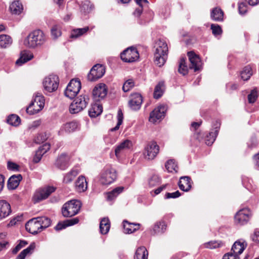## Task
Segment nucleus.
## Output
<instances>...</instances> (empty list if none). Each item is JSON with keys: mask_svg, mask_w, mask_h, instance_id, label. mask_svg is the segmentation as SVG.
Returning a JSON list of instances; mask_svg holds the SVG:
<instances>
[{"mask_svg": "<svg viewBox=\"0 0 259 259\" xmlns=\"http://www.w3.org/2000/svg\"><path fill=\"white\" fill-rule=\"evenodd\" d=\"M22 179V177L20 174L12 176L8 182V188L9 189L14 190L17 188Z\"/></svg>", "mask_w": 259, "mask_h": 259, "instance_id": "cd10ccee", "label": "nucleus"}, {"mask_svg": "<svg viewBox=\"0 0 259 259\" xmlns=\"http://www.w3.org/2000/svg\"><path fill=\"white\" fill-rule=\"evenodd\" d=\"M117 171L114 168L107 167L101 173L100 182L104 185H108L114 182L117 179Z\"/></svg>", "mask_w": 259, "mask_h": 259, "instance_id": "423d86ee", "label": "nucleus"}, {"mask_svg": "<svg viewBox=\"0 0 259 259\" xmlns=\"http://www.w3.org/2000/svg\"><path fill=\"white\" fill-rule=\"evenodd\" d=\"M93 8V6L89 2H84L81 6V10L85 13L91 12Z\"/></svg>", "mask_w": 259, "mask_h": 259, "instance_id": "5fc2aeb1", "label": "nucleus"}, {"mask_svg": "<svg viewBox=\"0 0 259 259\" xmlns=\"http://www.w3.org/2000/svg\"><path fill=\"white\" fill-rule=\"evenodd\" d=\"M191 178L188 176H184L181 177L179 182V186L181 190L187 192L191 188Z\"/></svg>", "mask_w": 259, "mask_h": 259, "instance_id": "393cba45", "label": "nucleus"}, {"mask_svg": "<svg viewBox=\"0 0 259 259\" xmlns=\"http://www.w3.org/2000/svg\"><path fill=\"white\" fill-rule=\"evenodd\" d=\"M7 122L13 126H18L20 123V117L15 114H12L8 116Z\"/></svg>", "mask_w": 259, "mask_h": 259, "instance_id": "de8ad7c7", "label": "nucleus"}, {"mask_svg": "<svg viewBox=\"0 0 259 259\" xmlns=\"http://www.w3.org/2000/svg\"><path fill=\"white\" fill-rule=\"evenodd\" d=\"M77 128V123L75 121L66 123L61 127L59 134L60 135L74 132Z\"/></svg>", "mask_w": 259, "mask_h": 259, "instance_id": "5701e85b", "label": "nucleus"}, {"mask_svg": "<svg viewBox=\"0 0 259 259\" xmlns=\"http://www.w3.org/2000/svg\"><path fill=\"white\" fill-rule=\"evenodd\" d=\"M81 82L77 79H72L65 91V95L70 98H74L79 92L81 89Z\"/></svg>", "mask_w": 259, "mask_h": 259, "instance_id": "6e6552de", "label": "nucleus"}, {"mask_svg": "<svg viewBox=\"0 0 259 259\" xmlns=\"http://www.w3.org/2000/svg\"><path fill=\"white\" fill-rule=\"evenodd\" d=\"M247 244L245 241L243 239H239L236 241L231 248V251L236 254L239 255L241 254L247 247Z\"/></svg>", "mask_w": 259, "mask_h": 259, "instance_id": "4be33fe9", "label": "nucleus"}, {"mask_svg": "<svg viewBox=\"0 0 259 259\" xmlns=\"http://www.w3.org/2000/svg\"><path fill=\"white\" fill-rule=\"evenodd\" d=\"M50 149V145L48 143H45L39 148V150H41V152L45 154Z\"/></svg>", "mask_w": 259, "mask_h": 259, "instance_id": "338daca9", "label": "nucleus"}, {"mask_svg": "<svg viewBox=\"0 0 259 259\" xmlns=\"http://www.w3.org/2000/svg\"><path fill=\"white\" fill-rule=\"evenodd\" d=\"M188 67L186 65L185 59L182 58L179 63V67L178 71L180 73L182 74L183 75H186L188 73Z\"/></svg>", "mask_w": 259, "mask_h": 259, "instance_id": "8fccbe9b", "label": "nucleus"}, {"mask_svg": "<svg viewBox=\"0 0 259 259\" xmlns=\"http://www.w3.org/2000/svg\"><path fill=\"white\" fill-rule=\"evenodd\" d=\"M247 5L244 3H240L238 4V11L241 15H244L247 10Z\"/></svg>", "mask_w": 259, "mask_h": 259, "instance_id": "052dcab7", "label": "nucleus"}, {"mask_svg": "<svg viewBox=\"0 0 259 259\" xmlns=\"http://www.w3.org/2000/svg\"><path fill=\"white\" fill-rule=\"evenodd\" d=\"M44 154L41 152L40 150L38 149L35 153L33 157V161L34 163H38L41 159L42 156Z\"/></svg>", "mask_w": 259, "mask_h": 259, "instance_id": "0e129e2a", "label": "nucleus"}, {"mask_svg": "<svg viewBox=\"0 0 259 259\" xmlns=\"http://www.w3.org/2000/svg\"><path fill=\"white\" fill-rule=\"evenodd\" d=\"M45 101L44 97L40 93H36L34 99L26 108L27 113L31 115L38 113L44 108Z\"/></svg>", "mask_w": 259, "mask_h": 259, "instance_id": "20e7f679", "label": "nucleus"}, {"mask_svg": "<svg viewBox=\"0 0 259 259\" xmlns=\"http://www.w3.org/2000/svg\"><path fill=\"white\" fill-rule=\"evenodd\" d=\"M37 219L39 221V224L42 226V230L48 228L51 225V220L46 217H37Z\"/></svg>", "mask_w": 259, "mask_h": 259, "instance_id": "09e8293b", "label": "nucleus"}, {"mask_svg": "<svg viewBox=\"0 0 259 259\" xmlns=\"http://www.w3.org/2000/svg\"><path fill=\"white\" fill-rule=\"evenodd\" d=\"M257 141L255 137H252L247 142V146L249 148H253L257 145Z\"/></svg>", "mask_w": 259, "mask_h": 259, "instance_id": "bf43d9fd", "label": "nucleus"}, {"mask_svg": "<svg viewBox=\"0 0 259 259\" xmlns=\"http://www.w3.org/2000/svg\"><path fill=\"white\" fill-rule=\"evenodd\" d=\"M181 196V193L179 191L172 193H166L165 195V199L176 198Z\"/></svg>", "mask_w": 259, "mask_h": 259, "instance_id": "680f3d73", "label": "nucleus"}, {"mask_svg": "<svg viewBox=\"0 0 259 259\" xmlns=\"http://www.w3.org/2000/svg\"><path fill=\"white\" fill-rule=\"evenodd\" d=\"M165 89L164 83L163 81H160L156 85L153 96L155 99H158L160 98L163 94Z\"/></svg>", "mask_w": 259, "mask_h": 259, "instance_id": "c9c22d12", "label": "nucleus"}, {"mask_svg": "<svg viewBox=\"0 0 259 259\" xmlns=\"http://www.w3.org/2000/svg\"><path fill=\"white\" fill-rule=\"evenodd\" d=\"M252 240L256 243H259V231L255 230L252 236Z\"/></svg>", "mask_w": 259, "mask_h": 259, "instance_id": "774afa93", "label": "nucleus"}, {"mask_svg": "<svg viewBox=\"0 0 259 259\" xmlns=\"http://www.w3.org/2000/svg\"><path fill=\"white\" fill-rule=\"evenodd\" d=\"M219 130V127L216 126L213 131H211L209 133V135H207L205 140V143L208 146L211 145L214 142L217 136H218Z\"/></svg>", "mask_w": 259, "mask_h": 259, "instance_id": "e433bc0d", "label": "nucleus"}, {"mask_svg": "<svg viewBox=\"0 0 259 259\" xmlns=\"http://www.w3.org/2000/svg\"><path fill=\"white\" fill-rule=\"evenodd\" d=\"M80 169L79 166H75L68 173L66 174L64 177L63 182L64 183H69L71 182L75 177L80 172Z\"/></svg>", "mask_w": 259, "mask_h": 259, "instance_id": "bb28decb", "label": "nucleus"}, {"mask_svg": "<svg viewBox=\"0 0 259 259\" xmlns=\"http://www.w3.org/2000/svg\"><path fill=\"white\" fill-rule=\"evenodd\" d=\"M33 58V55L32 53L27 50H24L21 52L20 57L16 61V64L18 66H21Z\"/></svg>", "mask_w": 259, "mask_h": 259, "instance_id": "b1692460", "label": "nucleus"}, {"mask_svg": "<svg viewBox=\"0 0 259 259\" xmlns=\"http://www.w3.org/2000/svg\"><path fill=\"white\" fill-rule=\"evenodd\" d=\"M89 30V27L86 26L82 28H76L73 29L70 33V38H77L78 37L86 33Z\"/></svg>", "mask_w": 259, "mask_h": 259, "instance_id": "ea45409f", "label": "nucleus"}, {"mask_svg": "<svg viewBox=\"0 0 259 259\" xmlns=\"http://www.w3.org/2000/svg\"><path fill=\"white\" fill-rule=\"evenodd\" d=\"M110 227V222L108 218H104L100 221V231L102 234H106Z\"/></svg>", "mask_w": 259, "mask_h": 259, "instance_id": "f704fd0d", "label": "nucleus"}, {"mask_svg": "<svg viewBox=\"0 0 259 259\" xmlns=\"http://www.w3.org/2000/svg\"><path fill=\"white\" fill-rule=\"evenodd\" d=\"M223 243L222 242L217 241H211L207 243H205L202 245L204 248L209 249H214L223 246Z\"/></svg>", "mask_w": 259, "mask_h": 259, "instance_id": "49530a36", "label": "nucleus"}, {"mask_svg": "<svg viewBox=\"0 0 259 259\" xmlns=\"http://www.w3.org/2000/svg\"><path fill=\"white\" fill-rule=\"evenodd\" d=\"M25 228L27 231L32 234H37L42 231V226L37 218H32L28 221L25 225Z\"/></svg>", "mask_w": 259, "mask_h": 259, "instance_id": "ddd939ff", "label": "nucleus"}, {"mask_svg": "<svg viewBox=\"0 0 259 259\" xmlns=\"http://www.w3.org/2000/svg\"><path fill=\"white\" fill-rule=\"evenodd\" d=\"M251 215V212L248 208H243L239 210L235 216V221L239 225H244L246 223Z\"/></svg>", "mask_w": 259, "mask_h": 259, "instance_id": "4468645a", "label": "nucleus"}, {"mask_svg": "<svg viewBox=\"0 0 259 259\" xmlns=\"http://www.w3.org/2000/svg\"><path fill=\"white\" fill-rule=\"evenodd\" d=\"M120 57L124 62L131 63L137 61L139 59V54L135 48L130 47L121 53Z\"/></svg>", "mask_w": 259, "mask_h": 259, "instance_id": "1a4fd4ad", "label": "nucleus"}, {"mask_svg": "<svg viewBox=\"0 0 259 259\" xmlns=\"http://www.w3.org/2000/svg\"><path fill=\"white\" fill-rule=\"evenodd\" d=\"M159 151V146L156 143H150L145 148V157L149 160L153 159L158 153Z\"/></svg>", "mask_w": 259, "mask_h": 259, "instance_id": "f3484780", "label": "nucleus"}, {"mask_svg": "<svg viewBox=\"0 0 259 259\" xmlns=\"http://www.w3.org/2000/svg\"><path fill=\"white\" fill-rule=\"evenodd\" d=\"M165 168L167 171L169 172L175 171L177 172L178 171V166L175 161L172 159L168 160L165 163Z\"/></svg>", "mask_w": 259, "mask_h": 259, "instance_id": "a18cd8bd", "label": "nucleus"}, {"mask_svg": "<svg viewBox=\"0 0 259 259\" xmlns=\"http://www.w3.org/2000/svg\"><path fill=\"white\" fill-rule=\"evenodd\" d=\"M148 252L144 246L139 247L136 252L135 259H147Z\"/></svg>", "mask_w": 259, "mask_h": 259, "instance_id": "58836bf2", "label": "nucleus"}, {"mask_svg": "<svg viewBox=\"0 0 259 259\" xmlns=\"http://www.w3.org/2000/svg\"><path fill=\"white\" fill-rule=\"evenodd\" d=\"M258 97L257 92L256 89L252 90L250 93L248 95L247 98L249 103H254Z\"/></svg>", "mask_w": 259, "mask_h": 259, "instance_id": "864d4df0", "label": "nucleus"}, {"mask_svg": "<svg viewBox=\"0 0 259 259\" xmlns=\"http://www.w3.org/2000/svg\"><path fill=\"white\" fill-rule=\"evenodd\" d=\"M139 7L137 8L133 15L137 17H139L142 14L143 11V8L147 6L148 2L147 0H135Z\"/></svg>", "mask_w": 259, "mask_h": 259, "instance_id": "4c0bfd02", "label": "nucleus"}, {"mask_svg": "<svg viewBox=\"0 0 259 259\" xmlns=\"http://www.w3.org/2000/svg\"><path fill=\"white\" fill-rule=\"evenodd\" d=\"M167 107L165 105H160L155 108L150 113L149 120L152 123L161 119L165 116Z\"/></svg>", "mask_w": 259, "mask_h": 259, "instance_id": "9b49d317", "label": "nucleus"}, {"mask_svg": "<svg viewBox=\"0 0 259 259\" xmlns=\"http://www.w3.org/2000/svg\"><path fill=\"white\" fill-rule=\"evenodd\" d=\"M10 10L12 14L19 15L23 11V7L22 4L19 1H17L10 5Z\"/></svg>", "mask_w": 259, "mask_h": 259, "instance_id": "2f4dec72", "label": "nucleus"}, {"mask_svg": "<svg viewBox=\"0 0 259 259\" xmlns=\"http://www.w3.org/2000/svg\"><path fill=\"white\" fill-rule=\"evenodd\" d=\"M56 190L53 186H48L43 189L37 190L33 196L34 201L35 202L45 199Z\"/></svg>", "mask_w": 259, "mask_h": 259, "instance_id": "f8f14e48", "label": "nucleus"}, {"mask_svg": "<svg viewBox=\"0 0 259 259\" xmlns=\"http://www.w3.org/2000/svg\"><path fill=\"white\" fill-rule=\"evenodd\" d=\"M223 259H240V257L239 255L231 251L225 254L223 256Z\"/></svg>", "mask_w": 259, "mask_h": 259, "instance_id": "e2e57ef3", "label": "nucleus"}, {"mask_svg": "<svg viewBox=\"0 0 259 259\" xmlns=\"http://www.w3.org/2000/svg\"><path fill=\"white\" fill-rule=\"evenodd\" d=\"M105 73V67L101 64H96L91 69L88 75L89 80L94 81L101 78Z\"/></svg>", "mask_w": 259, "mask_h": 259, "instance_id": "9d476101", "label": "nucleus"}, {"mask_svg": "<svg viewBox=\"0 0 259 259\" xmlns=\"http://www.w3.org/2000/svg\"><path fill=\"white\" fill-rule=\"evenodd\" d=\"M160 179L157 175H153L149 180L148 184L150 187H153L159 185Z\"/></svg>", "mask_w": 259, "mask_h": 259, "instance_id": "603ef678", "label": "nucleus"}, {"mask_svg": "<svg viewBox=\"0 0 259 259\" xmlns=\"http://www.w3.org/2000/svg\"><path fill=\"white\" fill-rule=\"evenodd\" d=\"M35 247V244L34 242L31 243L30 245L26 249L22 251L18 255L16 259H25L26 256L31 253Z\"/></svg>", "mask_w": 259, "mask_h": 259, "instance_id": "79ce46f5", "label": "nucleus"}, {"mask_svg": "<svg viewBox=\"0 0 259 259\" xmlns=\"http://www.w3.org/2000/svg\"><path fill=\"white\" fill-rule=\"evenodd\" d=\"M124 190V187L119 186L106 193V199L110 202L113 201Z\"/></svg>", "mask_w": 259, "mask_h": 259, "instance_id": "a878e982", "label": "nucleus"}, {"mask_svg": "<svg viewBox=\"0 0 259 259\" xmlns=\"http://www.w3.org/2000/svg\"><path fill=\"white\" fill-rule=\"evenodd\" d=\"M59 79L56 75H50L45 77L42 84L45 91L47 93H52L58 88Z\"/></svg>", "mask_w": 259, "mask_h": 259, "instance_id": "0eeeda50", "label": "nucleus"}, {"mask_svg": "<svg viewBox=\"0 0 259 259\" xmlns=\"http://www.w3.org/2000/svg\"><path fill=\"white\" fill-rule=\"evenodd\" d=\"M211 29L212 30L213 34L215 36L220 35L222 32L221 27L219 25L217 24H211Z\"/></svg>", "mask_w": 259, "mask_h": 259, "instance_id": "4d7b16f0", "label": "nucleus"}, {"mask_svg": "<svg viewBox=\"0 0 259 259\" xmlns=\"http://www.w3.org/2000/svg\"><path fill=\"white\" fill-rule=\"evenodd\" d=\"M46 41L44 33L40 30H36L29 34L24 40V45L29 48H35L42 45Z\"/></svg>", "mask_w": 259, "mask_h": 259, "instance_id": "f257e3e1", "label": "nucleus"}, {"mask_svg": "<svg viewBox=\"0 0 259 259\" xmlns=\"http://www.w3.org/2000/svg\"><path fill=\"white\" fill-rule=\"evenodd\" d=\"M102 112V107L98 103L92 105L89 110V114L91 117H96L100 115Z\"/></svg>", "mask_w": 259, "mask_h": 259, "instance_id": "473e14b6", "label": "nucleus"}, {"mask_svg": "<svg viewBox=\"0 0 259 259\" xmlns=\"http://www.w3.org/2000/svg\"><path fill=\"white\" fill-rule=\"evenodd\" d=\"M143 102L142 97L139 93H134L131 95V99L128 101V105L133 110L140 109Z\"/></svg>", "mask_w": 259, "mask_h": 259, "instance_id": "a211bd4d", "label": "nucleus"}, {"mask_svg": "<svg viewBox=\"0 0 259 259\" xmlns=\"http://www.w3.org/2000/svg\"><path fill=\"white\" fill-rule=\"evenodd\" d=\"M132 147V143L130 140H126L116 146L115 149V156L119 158L121 155L125 151L130 149Z\"/></svg>", "mask_w": 259, "mask_h": 259, "instance_id": "aec40b11", "label": "nucleus"}, {"mask_svg": "<svg viewBox=\"0 0 259 259\" xmlns=\"http://www.w3.org/2000/svg\"><path fill=\"white\" fill-rule=\"evenodd\" d=\"M70 156L66 153H62L57 158L55 166L61 170L66 169L70 165Z\"/></svg>", "mask_w": 259, "mask_h": 259, "instance_id": "2eb2a0df", "label": "nucleus"}, {"mask_svg": "<svg viewBox=\"0 0 259 259\" xmlns=\"http://www.w3.org/2000/svg\"><path fill=\"white\" fill-rule=\"evenodd\" d=\"M107 89L104 83H99L95 87L93 90V96L96 101H100L106 97Z\"/></svg>", "mask_w": 259, "mask_h": 259, "instance_id": "dca6fc26", "label": "nucleus"}, {"mask_svg": "<svg viewBox=\"0 0 259 259\" xmlns=\"http://www.w3.org/2000/svg\"><path fill=\"white\" fill-rule=\"evenodd\" d=\"M11 212L10 203L5 200H0V220L8 217Z\"/></svg>", "mask_w": 259, "mask_h": 259, "instance_id": "412c9836", "label": "nucleus"}, {"mask_svg": "<svg viewBox=\"0 0 259 259\" xmlns=\"http://www.w3.org/2000/svg\"><path fill=\"white\" fill-rule=\"evenodd\" d=\"M210 17L213 21H222L224 18V12L221 8L216 7L211 10Z\"/></svg>", "mask_w": 259, "mask_h": 259, "instance_id": "c756f323", "label": "nucleus"}, {"mask_svg": "<svg viewBox=\"0 0 259 259\" xmlns=\"http://www.w3.org/2000/svg\"><path fill=\"white\" fill-rule=\"evenodd\" d=\"M168 47L167 44L163 40L157 42V48L154 53V63L159 67L162 66L167 58Z\"/></svg>", "mask_w": 259, "mask_h": 259, "instance_id": "f03ea898", "label": "nucleus"}, {"mask_svg": "<svg viewBox=\"0 0 259 259\" xmlns=\"http://www.w3.org/2000/svg\"><path fill=\"white\" fill-rule=\"evenodd\" d=\"M76 190L79 192L85 191L87 189V183L86 179L83 176H80L78 178L75 182Z\"/></svg>", "mask_w": 259, "mask_h": 259, "instance_id": "7c9ffc66", "label": "nucleus"}, {"mask_svg": "<svg viewBox=\"0 0 259 259\" xmlns=\"http://www.w3.org/2000/svg\"><path fill=\"white\" fill-rule=\"evenodd\" d=\"M166 226L164 222H157L154 225L152 229L153 234H161L166 230Z\"/></svg>", "mask_w": 259, "mask_h": 259, "instance_id": "72a5a7b5", "label": "nucleus"}, {"mask_svg": "<svg viewBox=\"0 0 259 259\" xmlns=\"http://www.w3.org/2000/svg\"><path fill=\"white\" fill-rule=\"evenodd\" d=\"M188 56L190 62V68L194 69V71L200 70L202 63L199 56L193 52H188Z\"/></svg>", "mask_w": 259, "mask_h": 259, "instance_id": "6ab92c4d", "label": "nucleus"}, {"mask_svg": "<svg viewBox=\"0 0 259 259\" xmlns=\"http://www.w3.org/2000/svg\"><path fill=\"white\" fill-rule=\"evenodd\" d=\"M123 231L125 233L131 234L138 230L140 228L139 224L130 223L127 221L123 222Z\"/></svg>", "mask_w": 259, "mask_h": 259, "instance_id": "c85d7f7f", "label": "nucleus"}, {"mask_svg": "<svg viewBox=\"0 0 259 259\" xmlns=\"http://www.w3.org/2000/svg\"><path fill=\"white\" fill-rule=\"evenodd\" d=\"M252 74L251 67L249 65H247L243 69L241 72L240 75L243 80H247L250 78Z\"/></svg>", "mask_w": 259, "mask_h": 259, "instance_id": "37998d69", "label": "nucleus"}, {"mask_svg": "<svg viewBox=\"0 0 259 259\" xmlns=\"http://www.w3.org/2000/svg\"><path fill=\"white\" fill-rule=\"evenodd\" d=\"M117 118L118 120L117 124L114 127L112 128L110 130V131L112 132L118 130L119 128L120 125L122 123L123 116L122 111L120 109L118 110V111Z\"/></svg>", "mask_w": 259, "mask_h": 259, "instance_id": "3c124183", "label": "nucleus"}, {"mask_svg": "<svg viewBox=\"0 0 259 259\" xmlns=\"http://www.w3.org/2000/svg\"><path fill=\"white\" fill-rule=\"evenodd\" d=\"M7 168L10 170L19 171V166L15 162L9 161L7 162Z\"/></svg>", "mask_w": 259, "mask_h": 259, "instance_id": "13d9d810", "label": "nucleus"}, {"mask_svg": "<svg viewBox=\"0 0 259 259\" xmlns=\"http://www.w3.org/2000/svg\"><path fill=\"white\" fill-rule=\"evenodd\" d=\"M51 36L56 39L62 35L61 27L59 25H53L51 29Z\"/></svg>", "mask_w": 259, "mask_h": 259, "instance_id": "c03bdc74", "label": "nucleus"}, {"mask_svg": "<svg viewBox=\"0 0 259 259\" xmlns=\"http://www.w3.org/2000/svg\"><path fill=\"white\" fill-rule=\"evenodd\" d=\"M81 206L79 200H71L65 203L62 207V212L65 217H71L78 213Z\"/></svg>", "mask_w": 259, "mask_h": 259, "instance_id": "7ed1b4c3", "label": "nucleus"}, {"mask_svg": "<svg viewBox=\"0 0 259 259\" xmlns=\"http://www.w3.org/2000/svg\"><path fill=\"white\" fill-rule=\"evenodd\" d=\"M134 86V82L132 79L126 80L123 85L122 90L124 92L129 91Z\"/></svg>", "mask_w": 259, "mask_h": 259, "instance_id": "6e6d98bb", "label": "nucleus"}, {"mask_svg": "<svg viewBox=\"0 0 259 259\" xmlns=\"http://www.w3.org/2000/svg\"><path fill=\"white\" fill-rule=\"evenodd\" d=\"M12 43L11 37L6 34H0V47L6 48Z\"/></svg>", "mask_w": 259, "mask_h": 259, "instance_id": "a19ab883", "label": "nucleus"}, {"mask_svg": "<svg viewBox=\"0 0 259 259\" xmlns=\"http://www.w3.org/2000/svg\"><path fill=\"white\" fill-rule=\"evenodd\" d=\"M67 227H68V226L66 221H65L63 222H59L55 227V229L57 231H60L66 228Z\"/></svg>", "mask_w": 259, "mask_h": 259, "instance_id": "69168bd1", "label": "nucleus"}, {"mask_svg": "<svg viewBox=\"0 0 259 259\" xmlns=\"http://www.w3.org/2000/svg\"><path fill=\"white\" fill-rule=\"evenodd\" d=\"M89 100L88 97L85 95L77 97L70 105V113L75 114L81 111L87 107Z\"/></svg>", "mask_w": 259, "mask_h": 259, "instance_id": "39448f33", "label": "nucleus"}]
</instances>
